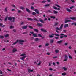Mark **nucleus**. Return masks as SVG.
<instances>
[{"mask_svg":"<svg viewBox=\"0 0 76 76\" xmlns=\"http://www.w3.org/2000/svg\"><path fill=\"white\" fill-rule=\"evenodd\" d=\"M17 42H18L20 44L23 45V42H25V41L22 40H16V42L13 43V45L16 44H17Z\"/></svg>","mask_w":76,"mask_h":76,"instance_id":"1","label":"nucleus"},{"mask_svg":"<svg viewBox=\"0 0 76 76\" xmlns=\"http://www.w3.org/2000/svg\"><path fill=\"white\" fill-rule=\"evenodd\" d=\"M30 34H29V35L30 36H32V34L33 35V36L34 37H37V34H34V32L32 31H31L30 32Z\"/></svg>","mask_w":76,"mask_h":76,"instance_id":"2","label":"nucleus"},{"mask_svg":"<svg viewBox=\"0 0 76 76\" xmlns=\"http://www.w3.org/2000/svg\"><path fill=\"white\" fill-rule=\"evenodd\" d=\"M67 60V56L66 55H65V59L64 60V61H66Z\"/></svg>","mask_w":76,"mask_h":76,"instance_id":"3","label":"nucleus"},{"mask_svg":"<svg viewBox=\"0 0 76 76\" xmlns=\"http://www.w3.org/2000/svg\"><path fill=\"white\" fill-rule=\"evenodd\" d=\"M40 30L42 32H45V33H46V32H47L46 30L42 28H41L40 29Z\"/></svg>","mask_w":76,"mask_h":76,"instance_id":"4","label":"nucleus"},{"mask_svg":"<svg viewBox=\"0 0 76 76\" xmlns=\"http://www.w3.org/2000/svg\"><path fill=\"white\" fill-rule=\"evenodd\" d=\"M37 26H39V27H42L43 26V25L41 23H38L37 24Z\"/></svg>","mask_w":76,"mask_h":76,"instance_id":"5","label":"nucleus"},{"mask_svg":"<svg viewBox=\"0 0 76 76\" xmlns=\"http://www.w3.org/2000/svg\"><path fill=\"white\" fill-rule=\"evenodd\" d=\"M64 35V34L63 33H61L60 34V35L61 36H60V38H61V39H62V38H64V36H63Z\"/></svg>","mask_w":76,"mask_h":76,"instance_id":"6","label":"nucleus"},{"mask_svg":"<svg viewBox=\"0 0 76 76\" xmlns=\"http://www.w3.org/2000/svg\"><path fill=\"white\" fill-rule=\"evenodd\" d=\"M26 11L29 13H30L31 12V11L29 10V9L28 8H26Z\"/></svg>","mask_w":76,"mask_h":76,"instance_id":"7","label":"nucleus"},{"mask_svg":"<svg viewBox=\"0 0 76 76\" xmlns=\"http://www.w3.org/2000/svg\"><path fill=\"white\" fill-rule=\"evenodd\" d=\"M70 19H72V20H76V17H70Z\"/></svg>","mask_w":76,"mask_h":76,"instance_id":"8","label":"nucleus"},{"mask_svg":"<svg viewBox=\"0 0 76 76\" xmlns=\"http://www.w3.org/2000/svg\"><path fill=\"white\" fill-rule=\"evenodd\" d=\"M34 11L36 12L37 14H39V11L37 9H35V10H34Z\"/></svg>","mask_w":76,"mask_h":76,"instance_id":"9","label":"nucleus"},{"mask_svg":"<svg viewBox=\"0 0 76 76\" xmlns=\"http://www.w3.org/2000/svg\"><path fill=\"white\" fill-rule=\"evenodd\" d=\"M28 28V26H25L22 27V28L23 29H26Z\"/></svg>","mask_w":76,"mask_h":76,"instance_id":"10","label":"nucleus"},{"mask_svg":"<svg viewBox=\"0 0 76 76\" xmlns=\"http://www.w3.org/2000/svg\"><path fill=\"white\" fill-rule=\"evenodd\" d=\"M16 51H17V50H16V49L14 48L12 50L13 53H15Z\"/></svg>","mask_w":76,"mask_h":76,"instance_id":"11","label":"nucleus"},{"mask_svg":"<svg viewBox=\"0 0 76 76\" xmlns=\"http://www.w3.org/2000/svg\"><path fill=\"white\" fill-rule=\"evenodd\" d=\"M63 40H60L59 41H58L57 42V43H58V44H61L62 42L63 41Z\"/></svg>","mask_w":76,"mask_h":76,"instance_id":"12","label":"nucleus"},{"mask_svg":"<svg viewBox=\"0 0 76 76\" xmlns=\"http://www.w3.org/2000/svg\"><path fill=\"white\" fill-rule=\"evenodd\" d=\"M23 56L21 58H20V59H21V60H23L24 59H25V57H26L27 56Z\"/></svg>","mask_w":76,"mask_h":76,"instance_id":"13","label":"nucleus"},{"mask_svg":"<svg viewBox=\"0 0 76 76\" xmlns=\"http://www.w3.org/2000/svg\"><path fill=\"white\" fill-rule=\"evenodd\" d=\"M27 19L28 20H30V21H32V20H33V19L31 18H27Z\"/></svg>","mask_w":76,"mask_h":76,"instance_id":"14","label":"nucleus"},{"mask_svg":"<svg viewBox=\"0 0 76 76\" xmlns=\"http://www.w3.org/2000/svg\"><path fill=\"white\" fill-rule=\"evenodd\" d=\"M66 10L67 11V12H71V10L69 8H66Z\"/></svg>","mask_w":76,"mask_h":76,"instance_id":"15","label":"nucleus"},{"mask_svg":"<svg viewBox=\"0 0 76 76\" xmlns=\"http://www.w3.org/2000/svg\"><path fill=\"white\" fill-rule=\"evenodd\" d=\"M39 21H40V22H41L42 23H44V22L43 20L41 19H39Z\"/></svg>","mask_w":76,"mask_h":76,"instance_id":"16","label":"nucleus"},{"mask_svg":"<svg viewBox=\"0 0 76 76\" xmlns=\"http://www.w3.org/2000/svg\"><path fill=\"white\" fill-rule=\"evenodd\" d=\"M34 31L37 32V33L38 32V30L36 28H34Z\"/></svg>","mask_w":76,"mask_h":76,"instance_id":"17","label":"nucleus"},{"mask_svg":"<svg viewBox=\"0 0 76 76\" xmlns=\"http://www.w3.org/2000/svg\"><path fill=\"white\" fill-rule=\"evenodd\" d=\"M2 25H3V26H2ZM0 26H1V27H4V26H5V25H3V24L2 23H0Z\"/></svg>","mask_w":76,"mask_h":76,"instance_id":"18","label":"nucleus"},{"mask_svg":"<svg viewBox=\"0 0 76 76\" xmlns=\"http://www.w3.org/2000/svg\"><path fill=\"white\" fill-rule=\"evenodd\" d=\"M50 42L51 44H52V43H53V42H54V39H52L50 40Z\"/></svg>","mask_w":76,"mask_h":76,"instance_id":"19","label":"nucleus"},{"mask_svg":"<svg viewBox=\"0 0 76 76\" xmlns=\"http://www.w3.org/2000/svg\"><path fill=\"white\" fill-rule=\"evenodd\" d=\"M69 26V25L68 24H65L64 25V28H66V27H68Z\"/></svg>","mask_w":76,"mask_h":76,"instance_id":"20","label":"nucleus"},{"mask_svg":"<svg viewBox=\"0 0 76 76\" xmlns=\"http://www.w3.org/2000/svg\"><path fill=\"white\" fill-rule=\"evenodd\" d=\"M4 38V37L2 35H0V38L1 39H3Z\"/></svg>","mask_w":76,"mask_h":76,"instance_id":"21","label":"nucleus"},{"mask_svg":"<svg viewBox=\"0 0 76 76\" xmlns=\"http://www.w3.org/2000/svg\"><path fill=\"white\" fill-rule=\"evenodd\" d=\"M55 52L56 53H59V52H60V51H59V50L56 49L55 50Z\"/></svg>","mask_w":76,"mask_h":76,"instance_id":"22","label":"nucleus"},{"mask_svg":"<svg viewBox=\"0 0 76 76\" xmlns=\"http://www.w3.org/2000/svg\"><path fill=\"white\" fill-rule=\"evenodd\" d=\"M12 18L11 17H10L8 18V20H10V21H12Z\"/></svg>","mask_w":76,"mask_h":76,"instance_id":"23","label":"nucleus"},{"mask_svg":"<svg viewBox=\"0 0 76 76\" xmlns=\"http://www.w3.org/2000/svg\"><path fill=\"white\" fill-rule=\"evenodd\" d=\"M53 13L54 14H57L58 13V12L54 10L53 11Z\"/></svg>","mask_w":76,"mask_h":76,"instance_id":"24","label":"nucleus"},{"mask_svg":"<svg viewBox=\"0 0 76 76\" xmlns=\"http://www.w3.org/2000/svg\"><path fill=\"white\" fill-rule=\"evenodd\" d=\"M63 24H62L60 27V29H62V28H63Z\"/></svg>","mask_w":76,"mask_h":76,"instance_id":"25","label":"nucleus"},{"mask_svg":"<svg viewBox=\"0 0 76 76\" xmlns=\"http://www.w3.org/2000/svg\"><path fill=\"white\" fill-rule=\"evenodd\" d=\"M20 9H21L23 10H24V8H23V7L22 6L20 7Z\"/></svg>","mask_w":76,"mask_h":76,"instance_id":"26","label":"nucleus"},{"mask_svg":"<svg viewBox=\"0 0 76 76\" xmlns=\"http://www.w3.org/2000/svg\"><path fill=\"white\" fill-rule=\"evenodd\" d=\"M58 24V22H56L55 23V24H54V26H57Z\"/></svg>","mask_w":76,"mask_h":76,"instance_id":"27","label":"nucleus"},{"mask_svg":"<svg viewBox=\"0 0 76 76\" xmlns=\"http://www.w3.org/2000/svg\"><path fill=\"white\" fill-rule=\"evenodd\" d=\"M63 69L65 70V71H66V70H67V69L65 67H63Z\"/></svg>","mask_w":76,"mask_h":76,"instance_id":"28","label":"nucleus"},{"mask_svg":"<svg viewBox=\"0 0 76 76\" xmlns=\"http://www.w3.org/2000/svg\"><path fill=\"white\" fill-rule=\"evenodd\" d=\"M9 37V35L8 34H7L5 35V38H7V37Z\"/></svg>","mask_w":76,"mask_h":76,"instance_id":"29","label":"nucleus"},{"mask_svg":"<svg viewBox=\"0 0 76 76\" xmlns=\"http://www.w3.org/2000/svg\"><path fill=\"white\" fill-rule=\"evenodd\" d=\"M41 61H39V63L37 64L38 66H40L41 65Z\"/></svg>","mask_w":76,"mask_h":76,"instance_id":"30","label":"nucleus"},{"mask_svg":"<svg viewBox=\"0 0 76 76\" xmlns=\"http://www.w3.org/2000/svg\"><path fill=\"white\" fill-rule=\"evenodd\" d=\"M71 22V21L70 20H66L65 22V23H66L67 22Z\"/></svg>","mask_w":76,"mask_h":76,"instance_id":"31","label":"nucleus"},{"mask_svg":"<svg viewBox=\"0 0 76 76\" xmlns=\"http://www.w3.org/2000/svg\"><path fill=\"white\" fill-rule=\"evenodd\" d=\"M7 18H8V16H7L5 18V20H4V21H7Z\"/></svg>","mask_w":76,"mask_h":76,"instance_id":"32","label":"nucleus"},{"mask_svg":"<svg viewBox=\"0 0 76 76\" xmlns=\"http://www.w3.org/2000/svg\"><path fill=\"white\" fill-rule=\"evenodd\" d=\"M50 4H46L45 5V7H48V6H50Z\"/></svg>","mask_w":76,"mask_h":76,"instance_id":"33","label":"nucleus"},{"mask_svg":"<svg viewBox=\"0 0 76 76\" xmlns=\"http://www.w3.org/2000/svg\"><path fill=\"white\" fill-rule=\"evenodd\" d=\"M33 71H34V70L32 69V70H30V69H28V72H33Z\"/></svg>","mask_w":76,"mask_h":76,"instance_id":"34","label":"nucleus"},{"mask_svg":"<svg viewBox=\"0 0 76 76\" xmlns=\"http://www.w3.org/2000/svg\"><path fill=\"white\" fill-rule=\"evenodd\" d=\"M50 18H53V19H55V18H56V17L55 16H50Z\"/></svg>","mask_w":76,"mask_h":76,"instance_id":"35","label":"nucleus"},{"mask_svg":"<svg viewBox=\"0 0 76 76\" xmlns=\"http://www.w3.org/2000/svg\"><path fill=\"white\" fill-rule=\"evenodd\" d=\"M72 25H74L75 26H76V23H72Z\"/></svg>","mask_w":76,"mask_h":76,"instance_id":"36","label":"nucleus"},{"mask_svg":"<svg viewBox=\"0 0 76 76\" xmlns=\"http://www.w3.org/2000/svg\"><path fill=\"white\" fill-rule=\"evenodd\" d=\"M56 30H60V28H58V27H57L56 28Z\"/></svg>","mask_w":76,"mask_h":76,"instance_id":"37","label":"nucleus"},{"mask_svg":"<svg viewBox=\"0 0 76 76\" xmlns=\"http://www.w3.org/2000/svg\"><path fill=\"white\" fill-rule=\"evenodd\" d=\"M66 75V73L65 72L62 74V76H65V75Z\"/></svg>","mask_w":76,"mask_h":76,"instance_id":"38","label":"nucleus"},{"mask_svg":"<svg viewBox=\"0 0 76 76\" xmlns=\"http://www.w3.org/2000/svg\"><path fill=\"white\" fill-rule=\"evenodd\" d=\"M55 6H56L57 7H59V8H61V7L57 4H56Z\"/></svg>","mask_w":76,"mask_h":76,"instance_id":"39","label":"nucleus"},{"mask_svg":"<svg viewBox=\"0 0 76 76\" xmlns=\"http://www.w3.org/2000/svg\"><path fill=\"white\" fill-rule=\"evenodd\" d=\"M53 9H55V10H57V8L56 7L54 6H53Z\"/></svg>","mask_w":76,"mask_h":76,"instance_id":"40","label":"nucleus"},{"mask_svg":"<svg viewBox=\"0 0 76 76\" xmlns=\"http://www.w3.org/2000/svg\"><path fill=\"white\" fill-rule=\"evenodd\" d=\"M28 27L29 28H30L31 29H33V27H32L31 26H28Z\"/></svg>","mask_w":76,"mask_h":76,"instance_id":"41","label":"nucleus"},{"mask_svg":"<svg viewBox=\"0 0 76 76\" xmlns=\"http://www.w3.org/2000/svg\"><path fill=\"white\" fill-rule=\"evenodd\" d=\"M55 36H56V37H59L60 36V35L58 34H55Z\"/></svg>","mask_w":76,"mask_h":76,"instance_id":"42","label":"nucleus"},{"mask_svg":"<svg viewBox=\"0 0 76 76\" xmlns=\"http://www.w3.org/2000/svg\"><path fill=\"white\" fill-rule=\"evenodd\" d=\"M69 57L70 59H72V57L70 55L69 56Z\"/></svg>","mask_w":76,"mask_h":76,"instance_id":"43","label":"nucleus"},{"mask_svg":"<svg viewBox=\"0 0 76 76\" xmlns=\"http://www.w3.org/2000/svg\"><path fill=\"white\" fill-rule=\"evenodd\" d=\"M34 39V38L33 37H32L30 39L31 41H32V40H33Z\"/></svg>","mask_w":76,"mask_h":76,"instance_id":"44","label":"nucleus"},{"mask_svg":"<svg viewBox=\"0 0 76 76\" xmlns=\"http://www.w3.org/2000/svg\"><path fill=\"white\" fill-rule=\"evenodd\" d=\"M32 15H35V14H36V13L33 12V13H32Z\"/></svg>","mask_w":76,"mask_h":76,"instance_id":"45","label":"nucleus"},{"mask_svg":"<svg viewBox=\"0 0 76 76\" xmlns=\"http://www.w3.org/2000/svg\"><path fill=\"white\" fill-rule=\"evenodd\" d=\"M38 36L39 37H42V35L40 34H38Z\"/></svg>","mask_w":76,"mask_h":76,"instance_id":"46","label":"nucleus"},{"mask_svg":"<svg viewBox=\"0 0 76 76\" xmlns=\"http://www.w3.org/2000/svg\"><path fill=\"white\" fill-rule=\"evenodd\" d=\"M7 8H8L7 7L6 8H5V10L6 11V12H7Z\"/></svg>","mask_w":76,"mask_h":76,"instance_id":"47","label":"nucleus"},{"mask_svg":"<svg viewBox=\"0 0 76 76\" xmlns=\"http://www.w3.org/2000/svg\"><path fill=\"white\" fill-rule=\"evenodd\" d=\"M25 55H26L25 54H22L20 55V56H25Z\"/></svg>","mask_w":76,"mask_h":76,"instance_id":"48","label":"nucleus"},{"mask_svg":"<svg viewBox=\"0 0 76 76\" xmlns=\"http://www.w3.org/2000/svg\"><path fill=\"white\" fill-rule=\"evenodd\" d=\"M49 37L50 38H53V36L52 35H49Z\"/></svg>","mask_w":76,"mask_h":76,"instance_id":"49","label":"nucleus"},{"mask_svg":"<svg viewBox=\"0 0 76 76\" xmlns=\"http://www.w3.org/2000/svg\"><path fill=\"white\" fill-rule=\"evenodd\" d=\"M73 8H74V6H72L70 7V9H73Z\"/></svg>","mask_w":76,"mask_h":76,"instance_id":"50","label":"nucleus"},{"mask_svg":"<svg viewBox=\"0 0 76 76\" xmlns=\"http://www.w3.org/2000/svg\"><path fill=\"white\" fill-rule=\"evenodd\" d=\"M48 45H49V44L48 43H46L45 45V46H46V47L48 46Z\"/></svg>","mask_w":76,"mask_h":76,"instance_id":"51","label":"nucleus"},{"mask_svg":"<svg viewBox=\"0 0 76 76\" xmlns=\"http://www.w3.org/2000/svg\"><path fill=\"white\" fill-rule=\"evenodd\" d=\"M47 18L48 19V20H49V21H50V20H51V19L50 18L48 17Z\"/></svg>","mask_w":76,"mask_h":76,"instance_id":"52","label":"nucleus"},{"mask_svg":"<svg viewBox=\"0 0 76 76\" xmlns=\"http://www.w3.org/2000/svg\"><path fill=\"white\" fill-rule=\"evenodd\" d=\"M34 20H35L36 21H37V22H38V20L36 18H34Z\"/></svg>","mask_w":76,"mask_h":76,"instance_id":"53","label":"nucleus"},{"mask_svg":"<svg viewBox=\"0 0 76 76\" xmlns=\"http://www.w3.org/2000/svg\"><path fill=\"white\" fill-rule=\"evenodd\" d=\"M31 9H32V10H34V7H33V6H31Z\"/></svg>","mask_w":76,"mask_h":76,"instance_id":"54","label":"nucleus"},{"mask_svg":"<svg viewBox=\"0 0 76 76\" xmlns=\"http://www.w3.org/2000/svg\"><path fill=\"white\" fill-rule=\"evenodd\" d=\"M14 28V27L13 26H10V29H12V28Z\"/></svg>","mask_w":76,"mask_h":76,"instance_id":"55","label":"nucleus"},{"mask_svg":"<svg viewBox=\"0 0 76 76\" xmlns=\"http://www.w3.org/2000/svg\"><path fill=\"white\" fill-rule=\"evenodd\" d=\"M13 32H16V30L15 29H14L13 30Z\"/></svg>","mask_w":76,"mask_h":76,"instance_id":"56","label":"nucleus"},{"mask_svg":"<svg viewBox=\"0 0 76 76\" xmlns=\"http://www.w3.org/2000/svg\"><path fill=\"white\" fill-rule=\"evenodd\" d=\"M39 39H38V38H36L35 39V41H38Z\"/></svg>","mask_w":76,"mask_h":76,"instance_id":"57","label":"nucleus"},{"mask_svg":"<svg viewBox=\"0 0 76 76\" xmlns=\"http://www.w3.org/2000/svg\"><path fill=\"white\" fill-rule=\"evenodd\" d=\"M69 18H66L65 19V20H69Z\"/></svg>","mask_w":76,"mask_h":76,"instance_id":"58","label":"nucleus"},{"mask_svg":"<svg viewBox=\"0 0 76 76\" xmlns=\"http://www.w3.org/2000/svg\"><path fill=\"white\" fill-rule=\"evenodd\" d=\"M71 1H72V3H75V0H71Z\"/></svg>","mask_w":76,"mask_h":76,"instance_id":"59","label":"nucleus"},{"mask_svg":"<svg viewBox=\"0 0 76 76\" xmlns=\"http://www.w3.org/2000/svg\"><path fill=\"white\" fill-rule=\"evenodd\" d=\"M67 44H68V43H65L64 44V45H65V46H66L67 45Z\"/></svg>","mask_w":76,"mask_h":76,"instance_id":"60","label":"nucleus"},{"mask_svg":"<svg viewBox=\"0 0 76 76\" xmlns=\"http://www.w3.org/2000/svg\"><path fill=\"white\" fill-rule=\"evenodd\" d=\"M12 18L14 20H15V19H16V18L15 17H12Z\"/></svg>","mask_w":76,"mask_h":76,"instance_id":"61","label":"nucleus"},{"mask_svg":"<svg viewBox=\"0 0 76 76\" xmlns=\"http://www.w3.org/2000/svg\"><path fill=\"white\" fill-rule=\"evenodd\" d=\"M3 73V72L0 70V74H2Z\"/></svg>","mask_w":76,"mask_h":76,"instance_id":"62","label":"nucleus"},{"mask_svg":"<svg viewBox=\"0 0 76 76\" xmlns=\"http://www.w3.org/2000/svg\"><path fill=\"white\" fill-rule=\"evenodd\" d=\"M56 58H57V56H54L53 57V58H54V59H55Z\"/></svg>","mask_w":76,"mask_h":76,"instance_id":"63","label":"nucleus"},{"mask_svg":"<svg viewBox=\"0 0 76 76\" xmlns=\"http://www.w3.org/2000/svg\"><path fill=\"white\" fill-rule=\"evenodd\" d=\"M55 38V39H59V37H56Z\"/></svg>","mask_w":76,"mask_h":76,"instance_id":"64","label":"nucleus"}]
</instances>
